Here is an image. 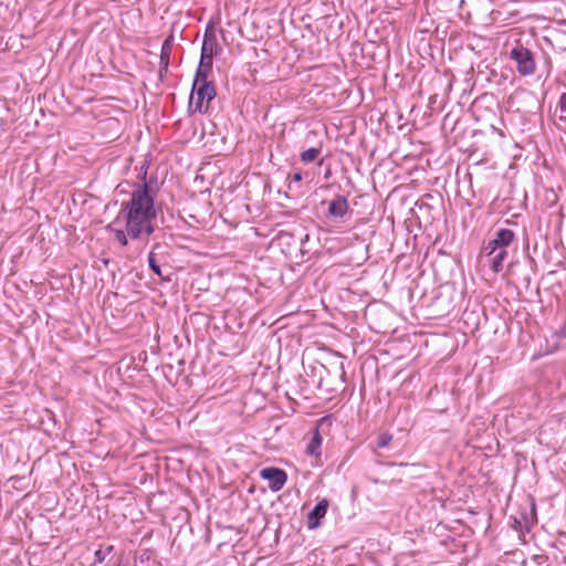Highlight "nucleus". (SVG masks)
Wrapping results in <instances>:
<instances>
[{
    "label": "nucleus",
    "instance_id": "f8f14e48",
    "mask_svg": "<svg viewBox=\"0 0 566 566\" xmlns=\"http://www.w3.org/2000/svg\"><path fill=\"white\" fill-rule=\"evenodd\" d=\"M165 247L160 243H156L153 247V250L148 254V265L150 270L158 276H163L160 265L157 260L158 251L163 250Z\"/></svg>",
    "mask_w": 566,
    "mask_h": 566
},
{
    "label": "nucleus",
    "instance_id": "20e7f679",
    "mask_svg": "<svg viewBox=\"0 0 566 566\" xmlns=\"http://www.w3.org/2000/svg\"><path fill=\"white\" fill-rule=\"evenodd\" d=\"M515 234L510 229L497 230L495 237L483 248L484 254L491 255V253L499 250H505L513 242Z\"/></svg>",
    "mask_w": 566,
    "mask_h": 566
},
{
    "label": "nucleus",
    "instance_id": "a211bd4d",
    "mask_svg": "<svg viewBox=\"0 0 566 566\" xmlns=\"http://www.w3.org/2000/svg\"><path fill=\"white\" fill-rule=\"evenodd\" d=\"M558 106L563 113H566V93L560 95Z\"/></svg>",
    "mask_w": 566,
    "mask_h": 566
},
{
    "label": "nucleus",
    "instance_id": "dca6fc26",
    "mask_svg": "<svg viewBox=\"0 0 566 566\" xmlns=\"http://www.w3.org/2000/svg\"><path fill=\"white\" fill-rule=\"evenodd\" d=\"M391 440H392V434L382 432L378 436L376 446H377V448H380V449L386 448L390 444Z\"/></svg>",
    "mask_w": 566,
    "mask_h": 566
},
{
    "label": "nucleus",
    "instance_id": "9d476101",
    "mask_svg": "<svg viewBox=\"0 0 566 566\" xmlns=\"http://www.w3.org/2000/svg\"><path fill=\"white\" fill-rule=\"evenodd\" d=\"M490 258V266L494 273H499L503 270V263L507 258V251L499 250L496 252L491 253V255H486Z\"/></svg>",
    "mask_w": 566,
    "mask_h": 566
},
{
    "label": "nucleus",
    "instance_id": "39448f33",
    "mask_svg": "<svg viewBox=\"0 0 566 566\" xmlns=\"http://www.w3.org/2000/svg\"><path fill=\"white\" fill-rule=\"evenodd\" d=\"M260 476L269 482V488L273 492L280 491L287 480L285 471L274 467L263 468L260 471Z\"/></svg>",
    "mask_w": 566,
    "mask_h": 566
},
{
    "label": "nucleus",
    "instance_id": "2eb2a0df",
    "mask_svg": "<svg viewBox=\"0 0 566 566\" xmlns=\"http://www.w3.org/2000/svg\"><path fill=\"white\" fill-rule=\"evenodd\" d=\"M321 154V148L312 147L301 153V160L305 164L313 163Z\"/></svg>",
    "mask_w": 566,
    "mask_h": 566
},
{
    "label": "nucleus",
    "instance_id": "9b49d317",
    "mask_svg": "<svg viewBox=\"0 0 566 566\" xmlns=\"http://www.w3.org/2000/svg\"><path fill=\"white\" fill-rule=\"evenodd\" d=\"M211 71L212 62L200 61L195 74L193 83H209L210 81L208 80V76L211 73Z\"/></svg>",
    "mask_w": 566,
    "mask_h": 566
},
{
    "label": "nucleus",
    "instance_id": "7ed1b4c3",
    "mask_svg": "<svg viewBox=\"0 0 566 566\" xmlns=\"http://www.w3.org/2000/svg\"><path fill=\"white\" fill-rule=\"evenodd\" d=\"M509 57L515 62L516 71L521 76H531L536 72L534 53L521 43H517L509 53Z\"/></svg>",
    "mask_w": 566,
    "mask_h": 566
},
{
    "label": "nucleus",
    "instance_id": "423d86ee",
    "mask_svg": "<svg viewBox=\"0 0 566 566\" xmlns=\"http://www.w3.org/2000/svg\"><path fill=\"white\" fill-rule=\"evenodd\" d=\"M329 502L326 499H322L315 505V507L307 514V527L314 530L321 524V520L325 516Z\"/></svg>",
    "mask_w": 566,
    "mask_h": 566
},
{
    "label": "nucleus",
    "instance_id": "4468645a",
    "mask_svg": "<svg viewBox=\"0 0 566 566\" xmlns=\"http://www.w3.org/2000/svg\"><path fill=\"white\" fill-rule=\"evenodd\" d=\"M321 444H322V438H321L318 431H316L306 448V452L311 455H319Z\"/></svg>",
    "mask_w": 566,
    "mask_h": 566
},
{
    "label": "nucleus",
    "instance_id": "f3484780",
    "mask_svg": "<svg viewBox=\"0 0 566 566\" xmlns=\"http://www.w3.org/2000/svg\"><path fill=\"white\" fill-rule=\"evenodd\" d=\"M112 551V546L107 547L105 551L98 549L95 552V562L102 563L107 554Z\"/></svg>",
    "mask_w": 566,
    "mask_h": 566
},
{
    "label": "nucleus",
    "instance_id": "f03ea898",
    "mask_svg": "<svg viewBox=\"0 0 566 566\" xmlns=\"http://www.w3.org/2000/svg\"><path fill=\"white\" fill-rule=\"evenodd\" d=\"M216 88L212 82L192 83L191 94L188 103L189 114L208 113L209 103L216 97Z\"/></svg>",
    "mask_w": 566,
    "mask_h": 566
},
{
    "label": "nucleus",
    "instance_id": "ddd939ff",
    "mask_svg": "<svg viewBox=\"0 0 566 566\" xmlns=\"http://www.w3.org/2000/svg\"><path fill=\"white\" fill-rule=\"evenodd\" d=\"M107 230L112 231L115 235V239L122 244L127 245L128 244V238L127 231L124 226H115L114 221L109 223L106 228Z\"/></svg>",
    "mask_w": 566,
    "mask_h": 566
},
{
    "label": "nucleus",
    "instance_id": "412c9836",
    "mask_svg": "<svg viewBox=\"0 0 566 566\" xmlns=\"http://www.w3.org/2000/svg\"><path fill=\"white\" fill-rule=\"evenodd\" d=\"M560 120H566V117H564V116H560Z\"/></svg>",
    "mask_w": 566,
    "mask_h": 566
},
{
    "label": "nucleus",
    "instance_id": "6ab92c4d",
    "mask_svg": "<svg viewBox=\"0 0 566 566\" xmlns=\"http://www.w3.org/2000/svg\"><path fill=\"white\" fill-rule=\"evenodd\" d=\"M302 180V172L301 171H296L292 175V181L294 182H300Z\"/></svg>",
    "mask_w": 566,
    "mask_h": 566
},
{
    "label": "nucleus",
    "instance_id": "1a4fd4ad",
    "mask_svg": "<svg viewBox=\"0 0 566 566\" xmlns=\"http://www.w3.org/2000/svg\"><path fill=\"white\" fill-rule=\"evenodd\" d=\"M172 46H174V35H169L168 38L165 39V41H164V43L161 45V51H160V71L161 70H165V71L168 70Z\"/></svg>",
    "mask_w": 566,
    "mask_h": 566
},
{
    "label": "nucleus",
    "instance_id": "0eeeda50",
    "mask_svg": "<svg viewBox=\"0 0 566 566\" xmlns=\"http://www.w3.org/2000/svg\"><path fill=\"white\" fill-rule=\"evenodd\" d=\"M348 211V201L344 196H336L328 202L327 217L332 219H340Z\"/></svg>",
    "mask_w": 566,
    "mask_h": 566
},
{
    "label": "nucleus",
    "instance_id": "6e6552de",
    "mask_svg": "<svg viewBox=\"0 0 566 566\" xmlns=\"http://www.w3.org/2000/svg\"><path fill=\"white\" fill-rule=\"evenodd\" d=\"M217 48V40L216 36L212 34H205L202 46H201V62H212L213 60V52Z\"/></svg>",
    "mask_w": 566,
    "mask_h": 566
},
{
    "label": "nucleus",
    "instance_id": "aec40b11",
    "mask_svg": "<svg viewBox=\"0 0 566 566\" xmlns=\"http://www.w3.org/2000/svg\"><path fill=\"white\" fill-rule=\"evenodd\" d=\"M558 334L560 337L566 338V323L560 327Z\"/></svg>",
    "mask_w": 566,
    "mask_h": 566
},
{
    "label": "nucleus",
    "instance_id": "f257e3e1",
    "mask_svg": "<svg viewBox=\"0 0 566 566\" xmlns=\"http://www.w3.org/2000/svg\"><path fill=\"white\" fill-rule=\"evenodd\" d=\"M156 218L154 197L145 182L138 186L130 195L128 201L122 203V208L114 219L115 226H124L132 240L142 235H150L155 229L153 220Z\"/></svg>",
    "mask_w": 566,
    "mask_h": 566
}]
</instances>
